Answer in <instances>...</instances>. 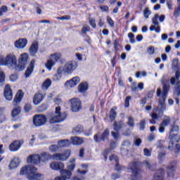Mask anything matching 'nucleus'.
<instances>
[{
    "instance_id": "6ab92c4d",
    "label": "nucleus",
    "mask_w": 180,
    "mask_h": 180,
    "mask_svg": "<svg viewBox=\"0 0 180 180\" xmlns=\"http://www.w3.org/2000/svg\"><path fill=\"white\" fill-rule=\"evenodd\" d=\"M4 95L6 101H12V98H13V93H12V89H11V85L6 84Z\"/></svg>"
},
{
    "instance_id": "69168bd1",
    "label": "nucleus",
    "mask_w": 180,
    "mask_h": 180,
    "mask_svg": "<svg viewBox=\"0 0 180 180\" xmlns=\"http://www.w3.org/2000/svg\"><path fill=\"white\" fill-rule=\"evenodd\" d=\"M111 136L115 139L117 140L119 139V131H112Z\"/></svg>"
},
{
    "instance_id": "a211bd4d",
    "label": "nucleus",
    "mask_w": 180,
    "mask_h": 180,
    "mask_svg": "<svg viewBox=\"0 0 180 180\" xmlns=\"http://www.w3.org/2000/svg\"><path fill=\"white\" fill-rule=\"evenodd\" d=\"M178 162L176 161H172L171 162V165L167 167V176L169 178H174V176L175 175V168H176V164Z\"/></svg>"
},
{
    "instance_id": "39448f33",
    "label": "nucleus",
    "mask_w": 180,
    "mask_h": 180,
    "mask_svg": "<svg viewBox=\"0 0 180 180\" xmlns=\"http://www.w3.org/2000/svg\"><path fill=\"white\" fill-rule=\"evenodd\" d=\"M16 63H18V60L14 53H9L6 56V58L0 57V65L11 67L12 68H14L15 71L16 68L18 67Z\"/></svg>"
},
{
    "instance_id": "ea45409f",
    "label": "nucleus",
    "mask_w": 180,
    "mask_h": 180,
    "mask_svg": "<svg viewBox=\"0 0 180 180\" xmlns=\"http://www.w3.org/2000/svg\"><path fill=\"white\" fill-rule=\"evenodd\" d=\"M91 30V28L88 25H84L82 29V36H85L87 32H89Z\"/></svg>"
},
{
    "instance_id": "774afa93",
    "label": "nucleus",
    "mask_w": 180,
    "mask_h": 180,
    "mask_svg": "<svg viewBox=\"0 0 180 180\" xmlns=\"http://www.w3.org/2000/svg\"><path fill=\"white\" fill-rule=\"evenodd\" d=\"M175 83H176L175 89L176 90L180 89V80H176Z\"/></svg>"
},
{
    "instance_id": "37998d69",
    "label": "nucleus",
    "mask_w": 180,
    "mask_h": 180,
    "mask_svg": "<svg viewBox=\"0 0 180 180\" xmlns=\"http://www.w3.org/2000/svg\"><path fill=\"white\" fill-rule=\"evenodd\" d=\"M147 53L150 56H153V54L155 53V48L154 46H149L147 49Z\"/></svg>"
},
{
    "instance_id": "f3484780",
    "label": "nucleus",
    "mask_w": 180,
    "mask_h": 180,
    "mask_svg": "<svg viewBox=\"0 0 180 180\" xmlns=\"http://www.w3.org/2000/svg\"><path fill=\"white\" fill-rule=\"evenodd\" d=\"M22 144L23 141H14L9 145L8 148L10 151L15 153L20 149Z\"/></svg>"
},
{
    "instance_id": "a19ab883",
    "label": "nucleus",
    "mask_w": 180,
    "mask_h": 180,
    "mask_svg": "<svg viewBox=\"0 0 180 180\" xmlns=\"http://www.w3.org/2000/svg\"><path fill=\"white\" fill-rule=\"evenodd\" d=\"M32 105L30 103H27L24 105V110L25 113H29V112L32 111Z\"/></svg>"
},
{
    "instance_id": "f03ea898",
    "label": "nucleus",
    "mask_w": 180,
    "mask_h": 180,
    "mask_svg": "<svg viewBox=\"0 0 180 180\" xmlns=\"http://www.w3.org/2000/svg\"><path fill=\"white\" fill-rule=\"evenodd\" d=\"M160 82L162 84V90H161L160 87L158 88L156 91V96L159 98V105L158 106V110L159 112H162L167 109L165 101H167L168 92H169V89L171 88V84H169V80L165 81V76L162 77Z\"/></svg>"
},
{
    "instance_id": "5fc2aeb1",
    "label": "nucleus",
    "mask_w": 180,
    "mask_h": 180,
    "mask_svg": "<svg viewBox=\"0 0 180 180\" xmlns=\"http://www.w3.org/2000/svg\"><path fill=\"white\" fill-rule=\"evenodd\" d=\"M20 112H22V108L20 106L15 107L12 110V113H20Z\"/></svg>"
},
{
    "instance_id": "c85d7f7f",
    "label": "nucleus",
    "mask_w": 180,
    "mask_h": 180,
    "mask_svg": "<svg viewBox=\"0 0 180 180\" xmlns=\"http://www.w3.org/2000/svg\"><path fill=\"white\" fill-rule=\"evenodd\" d=\"M113 129L115 131H119L121 129L123 128V121L117 122L115 121L113 123Z\"/></svg>"
},
{
    "instance_id": "f8f14e48",
    "label": "nucleus",
    "mask_w": 180,
    "mask_h": 180,
    "mask_svg": "<svg viewBox=\"0 0 180 180\" xmlns=\"http://www.w3.org/2000/svg\"><path fill=\"white\" fill-rule=\"evenodd\" d=\"M70 155H71V150H67L63 153L53 154V160H56V161H66V160L70 158Z\"/></svg>"
},
{
    "instance_id": "de8ad7c7",
    "label": "nucleus",
    "mask_w": 180,
    "mask_h": 180,
    "mask_svg": "<svg viewBox=\"0 0 180 180\" xmlns=\"http://www.w3.org/2000/svg\"><path fill=\"white\" fill-rule=\"evenodd\" d=\"M8 12V7L6 6H2L0 8V16H4V13Z\"/></svg>"
},
{
    "instance_id": "ddd939ff",
    "label": "nucleus",
    "mask_w": 180,
    "mask_h": 180,
    "mask_svg": "<svg viewBox=\"0 0 180 180\" xmlns=\"http://www.w3.org/2000/svg\"><path fill=\"white\" fill-rule=\"evenodd\" d=\"M70 108L72 112H79L82 108L81 100L77 98H73L70 100Z\"/></svg>"
},
{
    "instance_id": "bb28decb",
    "label": "nucleus",
    "mask_w": 180,
    "mask_h": 180,
    "mask_svg": "<svg viewBox=\"0 0 180 180\" xmlns=\"http://www.w3.org/2000/svg\"><path fill=\"white\" fill-rule=\"evenodd\" d=\"M22 98H23V91H22V90H20L18 91V93L15 95V97L13 100V105H18V103H20V101H22Z\"/></svg>"
},
{
    "instance_id": "f704fd0d",
    "label": "nucleus",
    "mask_w": 180,
    "mask_h": 180,
    "mask_svg": "<svg viewBox=\"0 0 180 180\" xmlns=\"http://www.w3.org/2000/svg\"><path fill=\"white\" fill-rule=\"evenodd\" d=\"M60 148V146L58 145H51L49 147V150L51 153H57Z\"/></svg>"
},
{
    "instance_id": "dca6fc26",
    "label": "nucleus",
    "mask_w": 180,
    "mask_h": 180,
    "mask_svg": "<svg viewBox=\"0 0 180 180\" xmlns=\"http://www.w3.org/2000/svg\"><path fill=\"white\" fill-rule=\"evenodd\" d=\"M170 123H171V117L165 115L159 127L160 133H164L165 131V127H167V126H169Z\"/></svg>"
},
{
    "instance_id": "f257e3e1",
    "label": "nucleus",
    "mask_w": 180,
    "mask_h": 180,
    "mask_svg": "<svg viewBox=\"0 0 180 180\" xmlns=\"http://www.w3.org/2000/svg\"><path fill=\"white\" fill-rule=\"evenodd\" d=\"M70 165L67 166L68 169H64V163L61 162H53L50 164V167L54 171H60L62 176H56L54 180H67L71 179L72 171L75 169V159L70 160Z\"/></svg>"
},
{
    "instance_id": "0e129e2a",
    "label": "nucleus",
    "mask_w": 180,
    "mask_h": 180,
    "mask_svg": "<svg viewBox=\"0 0 180 180\" xmlns=\"http://www.w3.org/2000/svg\"><path fill=\"white\" fill-rule=\"evenodd\" d=\"M117 143L115 141H111L110 143V148L109 150H115L116 148Z\"/></svg>"
},
{
    "instance_id": "e433bc0d",
    "label": "nucleus",
    "mask_w": 180,
    "mask_h": 180,
    "mask_svg": "<svg viewBox=\"0 0 180 180\" xmlns=\"http://www.w3.org/2000/svg\"><path fill=\"white\" fill-rule=\"evenodd\" d=\"M151 117L153 120H150V122L151 123V124H155V120H157V119H158L160 116L157 113H152Z\"/></svg>"
},
{
    "instance_id": "13d9d810",
    "label": "nucleus",
    "mask_w": 180,
    "mask_h": 180,
    "mask_svg": "<svg viewBox=\"0 0 180 180\" xmlns=\"http://www.w3.org/2000/svg\"><path fill=\"white\" fill-rule=\"evenodd\" d=\"M89 23L91 27L95 29L96 27V23L95 22V19L89 18Z\"/></svg>"
},
{
    "instance_id": "e2e57ef3",
    "label": "nucleus",
    "mask_w": 180,
    "mask_h": 180,
    "mask_svg": "<svg viewBox=\"0 0 180 180\" xmlns=\"http://www.w3.org/2000/svg\"><path fill=\"white\" fill-rule=\"evenodd\" d=\"M6 120V116L4 113H0V123H4Z\"/></svg>"
},
{
    "instance_id": "7ed1b4c3",
    "label": "nucleus",
    "mask_w": 180,
    "mask_h": 180,
    "mask_svg": "<svg viewBox=\"0 0 180 180\" xmlns=\"http://www.w3.org/2000/svg\"><path fill=\"white\" fill-rule=\"evenodd\" d=\"M49 160H53V155H51L47 152H42L40 155H30L27 158V162L33 164V165H39L41 162H47Z\"/></svg>"
},
{
    "instance_id": "72a5a7b5",
    "label": "nucleus",
    "mask_w": 180,
    "mask_h": 180,
    "mask_svg": "<svg viewBox=\"0 0 180 180\" xmlns=\"http://www.w3.org/2000/svg\"><path fill=\"white\" fill-rule=\"evenodd\" d=\"M61 58V53H56L51 55V59L53 60V61H58Z\"/></svg>"
},
{
    "instance_id": "052dcab7",
    "label": "nucleus",
    "mask_w": 180,
    "mask_h": 180,
    "mask_svg": "<svg viewBox=\"0 0 180 180\" xmlns=\"http://www.w3.org/2000/svg\"><path fill=\"white\" fill-rule=\"evenodd\" d=\"M115 169L116 171H121L122 168L120 167V165L119 164V159H115Z\"/></svg>"
},
{
    "instance_id": "5701e85b",
    "label": "nucleus",
    "mask_w": 180,
    "mask_h": 180,
    "mask_svg": "<svg viewBox=\"0 0 180 180\" xmlns=\"http://www.w3.org/2000/svg\"><path fill=\"white\" fill-rule=\"evenodd\" d=\"M70 140L73 146H81L84 144V138L79 136H72Z\"/></svg>"
},
{
    "instance_id": "cd10ccee",
    "label": "nucleus",
    "mask_w": 180,
    "mask_h": 180,
    "mask_svg": "<svg viewBox=\"0 0 180 180\" xmlns=\"http://www.w3.org/2000/svg\"><path fill=\"white\" fill-rule=\"evenodd\" d=\"M37 50H39V44L37 41H34L30 48V53L31 56H34V54L37 53Z\"/></svg>"
},
{
    "instance_id": "473e14b6",
    "label": "nucleus",
    "mask_w": 180,
    "mask_h": 180,
    "mask_svg": "<svg viewBox=\"0 0 180 180\" xmlns=\"http://www.w3.org/2000/svg\"><path fill=\"white\" fill-rule=\"evenodd\" d=\"M50 85H51V79H46L41 86L43 89H48V88H50Z\"/></svg>"
},
{
    "instance_id": "4be33fe9",
    "label": "nucleus",
    "mask_w": 180,
    "mask_h": 180,
    "mask_svg": "<svg viewBox=\"0 0 180 180\" xmlns=\"http://www.w3.org/2000/svg\"><path fill=\"white\" fill-rule=\"evenodd\" d=\"M44 99V95L40 93H37L33 97L34 105H40Z\"/></svg>"
},
{
    "instance_id": "a878e982",
    "label": "nucleus",
    "mask_w": 180,
    "mask_h": 180,
    "mask_svg": "<svg viewBox=\"0 0 180 180\" xmlns=\"http://www.w3.org/2000/svg\"><path fill=\"white\" fill-rule=\"evenodd\" d=\"M34 60H32L27 68V69L25 71V78H29L30 77V75L32 72H33V68H34Z\"/></svg>"
},
{
    "instance_id": "b1692460",
    "label": "nucleus",
    "mask_w": 180,
    "mask_h": 180,
    "mask_svg": "<svg viewBox=\"0 0 180 180\" xmlns=\"http://www.w3.org/2000/svg\"><path fill=\"white\" fill-rule=\"evenodd\" d=\"M19 164H20V160L19 158H14L10 162L8 167L10 169H15V168H18L19 167Z\"/></svg>"
},
{
    "instance_id": "49530a36",
    "label": "nucleus",
    "mask_w": 180,
    "mask_h": 180,
    "mask_svg": "<svg viewBox=\"0 0 180 180\" xmlns=\"http://www.w3.org/2000/svg\"><path fill=\"white\" fill-rule=\"evenodd\" d=\"M110 153V149H105L103 152V155L104 157V160L108 161V155H109V153Z\"/></svg>"
},
{
    "instance_id": "0eeeda50",
    "label": "nucleus",
    "mask_w": 180,
    "mask_h": 180,
    "mask_svg": "<svg viewBox=\"0 0 180 180\" xmlns=\"http://www.w3.org/2000/svg\"><path fill=\"white\" fill-rule=\"evenodd\" d=\"M129 167L132 173L131 180H141V169L139 167V162H133Z\"/></svg>"
},
{
    "instance_id": "09e8293b",
    "label": "nucleus",
    "mask_w": 180,
    "mask_h": 180,
    "mask_svg": "<svg viewBox=\"0 0 180 180\" xmlns=\"http://www.w3.org/2000/svg\"><path fill=\"white\" fill-rule=\"evenodd\" d=\"M146 129V120H142L139 122V130H144Z\"/></svg>"
},
{
    "instance_id": "79ce46f5",
    "label": "nucleus",
    "mask_w": 180,
    "mask_h": 180,
    "mask_svg": "<svg viewBox=\"0 0 180 180\" xmlns=\"http://www.w3.org/2000/svg\"><path fill=\"white\" fill-rule=\"evenodd\" d=\"M58 75H61L63 77V72H65V66L63 67L60 66L58 68L57 71H56Z\"/></svg>"
},
{
    "instance_id": "6e6d98bb",
    "label": "nucleus",
    "mask_w": 180,
    "mask_h": 180,
    "mask_svg": "<svg viewBox=\"0 0 180 180\" xmlns=\"http://www.w3.org/2000/svg\"><path fill=\"white\" fill-rule=\"evenodd\" d=\"M63 76L60 75H53V81H55V82H58V81H60V79H61V77Z\"/></svg>"
},
{
    "instance_id": "c9c22d12",
    "label": "nucleus",
    "mask_w": 180,
    "mask_h": 180,
    "mask_svg": "<svg viewBox=\"0 0 180 180\" xmlns=\"http://www.w3.org/2000/svg\"><path fill=\"white\" fill-rule=\"evenodd\" d=\"M11 117L13 122H18V120L22 119V116L19 113H11Z\"/></svg>"
},
{
    "instance_id": "6e6552de",
    "label": "nucleus",
    "mask_w": 180,
    "mask_h": 180,
    "mask_svg": "<svg viewBox=\"0 0 180 180\" xmlns=\"http://www.w3.org/2000/svg\"><path fill=\"white\" fill-rule=\"evenodd\" d=\"M32 123L34 127H41L47 123V117L44 115L37 114L32 118Z\"/></svg>"
},
{
    "instance_id": "412c9836",
    "label": "nucleus",
    "mask_w": 180,
    "mask_h": 180,
    "mask_svg": "<svg viewBox=\"0 0 180 180\" xmlns=\"http://www.w3.org/2000/svg\"><path fill=\"white\" fill-rule=\"evenodd\" d=\"M15 47L16 49H25L27 45V39H19L15 42Z\"/></svg>"
},
{
    "instance_id": "4d7b16f0",
    "label": "nucleus",
    "mask_w": 180,
    "mask_h": 180,
    "mask_svg": "<svg viewBox=\"0 0 180 180\" xmlns=\"http://www.w3.org/2000/svg\"><path fill=\"white\" fill-rule=\"evenodd\" d=\"M144 155L146 157H151V151L148 150V148H144L143 149Z\"/></svg>"
},
{
    "instance_id": "680f3d73",
    "label": "nucleus",
    "mask_w": 180,
    "mask_h": 180,
    "mask_svg": "<svg viewBox=\"0 0 180 180\" xmlns=\"http://www.w3.org/2000/svg\"><path fill=\"white\" fill-rule=\"evenodd\" d=\"M16 79H18V75L13 74L10 76V81H11V82H15Z\"/></svg>"
},
{
    "instance_id": "3c124183",
    "label": "nucleus",
    "mask_w": 180,
    "mask_h": 180,
    "mask_svg": "<svg viewBox=\"0 0 180 180\" xmlns=\"http://www.w3.org/2000/svg\"><path fill=\"white\" fill-rule=\"evenodd\" d=\"M56 19L58 20H70V19H71V16L64 15V16H62V17H57Z\"/></svg>"
},
{
    "instance_id": "c756f323",
    "label": "nucleus",
    "mask_w": 180,
    "mask_h": 180,
    "mask_svg": "<svg viewBox=\"0 0 180 180\" xmlns=\"http://www.w3.org/2000/svg\"><path fill=\"white\" fill-rule=\"evenodd\" d=\"M58 147H68L70 146V141L68 139H63L58 142Z\"/></svg>"
},
{
    "instance_id": "aec40b11",
    "label": "nucleus",
    "mask_w": 180,
    "mask_h": 180,
    "mask_svg": "<svg viewBox=\"0 0 180 180\" xmlns=\"http://www.w3.org/2000/svg\"><path fill=\"white\" fill-rule=\"evenodd\" d=\"M80 79L79 77H75L72 79L68 80L65 83V86H70V88H74L76 85L79 84Z\"/></svg>"
},
{
    "instance_id": "8fccbe9b",
    "label": "nucleus",
    "mask_w": 180,
    "mask_h": 180,
    "mask_svg": "<svg viewBox=\"0 0 180 180\" xmlns=\"http://www.w3.org/2000/svg\"><path fill=\"white\" fill-rule=\"evenodd\" d=\"M127 124L129 126V127H134V119L132 117H129Z\"/></svg>"
},
{
    "instance_id": "864d4df0",
    "label": "nucleus",
    "mask_w": 180,
    "mask_h": 180,
    "mask_svg": "<svg viewBox=\"0 0 180 180\" xmlns=\"http://www.w3.org/2000/svg\"><path fill=\"white\" fill-rule=\"evenodd\" d=\"M107 22L110 25V26H111V27H115V22L110 17H107Z\"/></svg>"
},
{
    "instance_id": "9d476101",
    "label": "nucleus",
    "mask_w": 180,
    "mask_h": 180,
    "mask_svg": "<svg viewBox=\"0 0 180 180\" xmlns=\"http://www.w3.org/2000/svg\"><path fill=\"white\" fill-rule=\"evenodd\" d=\"M27 61H29V55L27 53H22L18 59L16 71H23L27 64Z\"/></svg>"
},
{
    "instance_id": "2f4dec72",
    "label": "nucleus",
    "mask_w": 180,
    "mask_h": 180,
    "mask_svg": "<svg viewBox=\"0 0 180 180\" xmlns=\"http://www.w3.org/2000/svg\"><path fill=\"white\" fill-rule=\"evenodd\" d=\"M79 92H85L88 91V84L87 83H82L79 85Z\"/></svg>"
},
{
    "instance_id": "338daca9",
    "label": "nucleus",
    "mask_w": 180,
    "mask_h": 180,
    "mask_svg": "<svg viewBox=\"0 0 180 180\" xmlns=\"http://www.w3.org/2000/svg\"><path fill=\"white\" fill-rule=\"evenodd\" d=\"M175 147H176L175 154H179V153H180V143L176 144Z\"/></svg>"
},
{
    "instance_id": "bf43d9fd",
    "label": "nucleus",
    "mask_w": 180,
    "mask_h": 180,
    "mask_svg": "<svg viewBox=\"0 0 180 180\" xmlns=\"http://www.w3.org/2000/svg\"><path fill=\"white\" fill-rule=\"evenodd\" d=\"M35 10H36V12L38 13V15H41V6L39 4L36 5Z\"/></svg>"
},
{
    "instance_id": "c03bdc74",
    "label": "nucleus",
    "mask_w": 180,
    "mask_h": 180,
    "mask_svg": "<svg viewBox=\"0 0 180 180\" xmlns=\"http://www.w3.org/2000/svg\"><path fill=\"white\" fill-rule=\"evenodd\" d=\"M179 15H180V1H179V3H178L177 8H175V10H174V16H175V18H178V16H179Z\"/></svg>"
},
{
    "instance_id": "4468645a",
    "label": "nucleus",
    "mask_w": 180,
    "mask_h": 180,
    "mask_svg": "<svg viewBox=\"0 0 180 180\" xmlns=\"http://www.w3.org/2000/svg\"><path fill=\"white\" fill-rule=\"evenodd\" d=\"M65 74H72L78 68V63L75 61H69L65 65Z\"/></svg>"
},
{
    "instance_id": "a18cd8bd",
    "label": "nucleus",
    "mask_w": 180,
    "mask_h": 180,
    "mask_svg": "<svg viewBox=\"0 0 180 180\" xmlns=\"http://www.w3.org/2000/svg\"><path fill=\"white\" fill-rule=\"evenodd\" d=\"M179 131V126L173 124L172 125V128L169 134H174V131Z\"/></svg>"
},
{
    "instance_id": "9b49d317",
    "label": "nucleus",
    "mask_w": 180,
    "mask_h": 180,
    "mask_svg": "<svg viewBox=\"0 0 180 180\" xmlns=\"http://www.w3.org/2000/svg\"><path fill=\"white\" fill-rule=\"evenodd\" d=\"M67 113H58L57 115L49 118V124H56V123H61L67 119Z\"/></svg>"
},
{
    "instance_id": "1a4fd4ad",
    "label": "nucleus",
    "mask_w": 180,
    "mask_h": 180,
    "mask_svg": "<svg viewBox=\"0 0 180 180\" xmlns=\"http://www.w3.org/2000/svg\"><path fill=\"white\" fill-rule=\"evenodd\" d=\"M109 136H110V131L109 129H105L104 131L101 134H96L94 136V140L96 143H105V141H109Z\"/></svg>"
},
{
    "instance_id": "2eb2a0df",
    "label": "nucleus",
    "mask_w": 180,
    "mask_h": 180,
    "mask_svg": "<svg viewBox=\"0 0 180 180\" xmlns=\"http://www.w3.org/2000/svg\"><path fill=\"white\" fill-rule=\"evenodd\" d=\"M169 146H168V149L171 150L172 147H174L175 143H179L180 141V136L178 134H169Z\"/></svg>"
},
{
    "instance_id": "7c9ffc66",
    "label": "nucleus",
    "mask_w": 180,
    "mask_h": 180,
    "mask_svg": "<svg viewBox=\"0 0 180 180\" xmlns=\"http://www.w3.org/2000/svg\"><path fill=\"white\" fill-rule=\"evenodd\" d=\"M45 65L47 70H49V71H51V68L54 67V65H56V62H54V60H53V59L51 58L47 60Z\"/></svg>"
},
{
    "instance_id": "603ef678",
    "label": "nucleus",
    "mask_w": 180,
    "mask_h": 180,
    "mask_svg": "<svg viewBox=\"0 0 180 180\" xmlns=\"http://www.w3.org/2000/svg\"><path fill=\"white\" fill-rule=\"evenodd\" d=\"M158 148H160V150H162L163 148H165L164 141L160 140L158 141Z\"/></svg>"
},
{
    "instance_id": "4c0bfd02",
    "label": "nucleus",
    "mask_w": 180,
    "mask_h": 180,
    "mask_svg": "<svg viewBox=\"0 0 180 180\" xmlns=\"http://www.w3.org/2000/svg\"><path fill=\"white\" fill-rule=\"evenodd\" d=\"M2 84H5V74L0 69V86H2Z\"/></svg>"
},
{
    "instance_id": "20e7f679",
    "label": "nucleus",
    "mask_w": 180,
    "mask_h": 180,
    "mask_svg": "<svg viewBox=\"0 0 180 180\" xmlns=\"http://www.w3.org/2000/svg\"><path fill=\"white\" fill-rule=\"evenodd\" d=\"M20 175H26L29 180H41V174L37 173V168L34 166L28 165L21 168Z\"/></svg>"
},
{
    "instance_id": "423d86ee",
    "label": "nucleus",
    "mask_w": 180,
    "mask_h": 180,
    "mask_svg": "<svg viewBox=\"0 0 180 180\" xmlns=\"http://www.w3.org/2000/svg\"><path fill=\"white\" fill-rule=\"evenodd\" d=\"M158 19L160 22H164L165 20V15H160L155 14L153 18H152V25L150 27L149 30L150 32H155V33H160V22H158Z\"/></svg>"
},
{
    "instance_id": "393cba45",
    "label": "nucleus",
    "mask_w": 180,
    "mask_h": 180,
    "mask_svg": "<svg viewBox=\"0 0 180 180\" xmlns=\"http://www.w3.org/2000/svg\"><path fill=\"white\" fill-rule=\"evenodd\" d=\"M72 134H82V133H84V126H82V124H78L76 127L72 128Z\"/></svg>"
},
{
    "instance_id": "58836bf2",
    "label": "nucleus",
    "mask_w": 180,
    "mask_h": 180,
    "mask_svg": "<svg viewBox=\"0 0 180 180\" xmlns=\"http://www.w3.org/2000/svg\"><path fill=\"white\" fill-rule=\"evenodd\" d=\"M150 15H151V11H150V8H146L143 10V16L145 19H148Z\"/></svg>"
}]
</instances>
